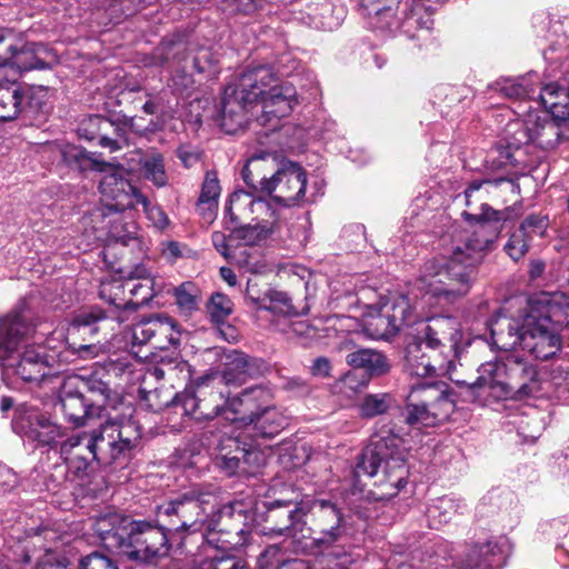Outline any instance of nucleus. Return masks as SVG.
Returning <instances> with one entry per match:
<instances>
[{"mask_svg":"<svg viewBox=\"0 0 569 569\" xmlns=\"http://www.w3.org/2000/svg\"><path fill=\"white\" fill-rule=\"evenodd\" d=\"M297 103V91L288 82L279 83L276 72L268 66L248 68L237 86L224 89L221 126L234 132L256 117L261 126L272 129L288 116Z\"/></svg>","mask_w":569,"mask_h":569,"instance_id":"obj_1","label":"nucleus"},{"mask_svg":"<svg viewBox=\"0 0 569 569\" xmlns=\"http://www.w3.org/2000/svg\"><path fill=\"white\" fill-rule=\"evenodd\" d=\"M520 329L508 323V332L491 330L501 349L520 347L536 359L548 360L561 348L559 330L569 325V293L560 290L539 291L528 298Z\"/></svg>","mask_w":569,"mask_h":569,"instance_id":"obj_2","label":"nucleus"},{"mask_svg":"<svg viewBox=\"0 0 569 569\" xmlns=\"http://www.w3.org/2000/svg\"><path fill=\"white\" fill-rule=\"evenodd\" d=\"M30 317L23 311L0 319V366L6 375L23 381L42 383L59 375L52 356L36 337Z\"/></svg>","mask_w":569,"mask_h":569,"instance_id":"obj_3","label":"nucleus"},{"mask_svg":"<svg viewBox=\"0 0 569 569\" xmlns=\"http://www.w3.org/2000/svg\"><path fill=\"white\" fill-rule=\"evenodd\" d=\"M238 503H223L222 491L214 483H194L173 498L159 505L158 521L167 522L168 530L179 535H193L211 530L221 516L232 517Z\"/></svg>","mask_w":569,"mask_h":569,"instance_id":"obj_4","label":"nucleus"},{"mask_svg":"<svg viewBox=\"0 0 569 569\" xmlns=\"http://www.w3.org/2000/svg\"><path fill=\"white\" fill-rule=\"evenodd\" d=\"M93 530L107 549L140 562H151L167 556L170 533H174L168 530L167 522L133 520L118 513L99 517Z\"/></svg>","mask_w":569,"mask_h":569,"instance_id":"obj_5","label":"nucleus"},{"mask_svg":"<svg viewBox=\"0 0 569 569\" xmlns=\"http://www.w3.org/2000/svg\"><path fill=\"white\" fill-rule=\"evenodd\" d=\"M272 536L297 539L299 535L310 539V547L319 552H328L346 535L343 513L329 500L300 502L284 515L281 525L270 528Z\"/></svg>","mask_w":569,"mask_h":569,"instance_id":"obj_6","label":"nucleus"},{"mask_svg":"<svg viewBox=\"0 0 569 569\" xmlns=\"http://www.w3.org/2000/svg\"><path fill=\"white\" fill-rule=\"evenodd\" d=\"M467 219H475L479 221L477 229L466 240L463 247L457 246L450 258V261L430 260L426 262L421 281L431 280L433 277H439L436 281L441 284L446 280L457 281L461 283L471 280V267L479 262L483 254L490 250L491 246L497 239V230L489 226V221H499L503 219L500 211H496L488 204H481V213L479 216L465 212Z\"/></svg>","mask_w":569,"mask_h":569,"instance_id":"obj_7","label":"nucleus"},{"mask_svg":"<svg viewBox=\"0 0 569 569\" xmlns=\"http://www.w3.org/2000/svg\"><path fill=\"white\" fill-rule=\"evenodd\" d=\"M242 178L252 190L267 193L286 207L299 203L305 197V170L289 160L277 163V157L270 153L252 156L242 170Z\"/></svg>","mask_w":569,"mask_h":569,"instance_id":"obj_8","label":"nucleus"},{"mask_svg":"<svg viewBox=\"0 0 569 569\" xmlns=\"http://www.w3.org/2000/svg\"><path fill=\"white\" fill-rule=\"evenodd\" d=\"M475 386L488 388L497 399H521L540 390L536 366L513 353L482 363Z\"/></svg>","mask_w":569,"mask_h":569,"instance_id":"obj_9","label":"nucleus"},{"mask_svg":"<svg viewBox=\"0 0 569 569\" xmlns=\"http://www.w3.org/2000/svg\"><path fill=\"white\" fill-rule=\"evenodd\" d=\"M382 463V479L379 480V485L395 489L396 493L406 486L408 477L402 438L389 435L372 439L358 458L355 476L373 477Z\"/></svg>","mask_w":569,"mask_h":569,"instance_id":"obj_10","label":"nucleus"},{"mask_svg":"<svg viewBox=\"0 0 569 569\" xmlns=\"http://www.w3.org/2000/svg\"><path fill=\"white\" fill-rule=\"evenodd\" d=\"M455 410L449 387L443 382H418L410 387L406 422L412 427H433L447 420Z\"/></svg>","mask_w":569,"mask_h":569,"instance_id":"obj_11","label":"nucleus"},{"mask_svg":"<svg viewBox=\"0 0 569 569\" xmlns=\"http://www.w3.org/2000/svg\"><path fill=\"white\" fill-rule=\"evenodd\" d=\"M128 417H111L97 429L89 431L93 440L94 460L98 465L109 466L127 457L141 437L140 427L131 418L132 409L127 407Z\"/></svg>","mask_w":569,"mask_h":569,"instance_id":"obj_12","label":"nucleus"},{"mask_svg":"<svg viewBox=\"0 0 569 569\" xmlns=\"http://www.w3.org/2000/svg\"><path fill=\"white\" fill-rule=\"evenodd\" d=\"M462 341L459 322L452 317L439 316L429 319L418 342L437 356L440 366L447 363L456 370L463 349Z\"/></svg>","mask_w":569,"mask_h":569,"instance_id":"obj_13","label":"nucleus"},{"mask_svg":"<svg viewBox=\"0 0 569 569\" xmlns=\"http://www.w3.org/2000/svg\"><path fill=\"white\" fill-rule=\"evenodd\" d=\"M410 315L411 306L406 295L381 297L377 309L366 317L363 330L371 339L387 340L400 331Z\"/></svg>","mask_w":569,"mask_h":569,"instance_id":"obj_14","label":"nucleus"},{"mask_svg":"<svg viewBox=\"0 0 569 569\" xmlns=\"http://www.w3.org/2000/svg\"><path fill=\"white\" fill-rule=\"evenodd\" d=\"M12 428L24 441L38 447H54L66 436V429L48 418L37 407L21 405L16 410Z\"/></svg>","mask_w":569,"mask_h":569,"instance_id":"obj_15","label":"nucleus"},{"mask_svg":"<svg viewBox=\"0 0 569 569\" xmlns=\"http://www.w3.org/2000/svg\"><path fill=\"white\" fill-rule=\"evenodd\" d=\"M96 171L102 174L99 190L110 210L123 211L136 204V196L140 192L130 183L128 170L102 161Z\"/></svg>","mask_w":569,"mask_h":569,"instance_id":"obj_16","label":"nucleus"},{"mask_svg":"<svg viewBox=\"0 0 569 569\" xmlns=\"http://www.w3.org/2000/svg\"><path fill=\"white\" fill-rule=\"evenodd\" d=\"M83 378L70 376L63 379L57 406L63 419L74 427L83 426L89 419L100 416L101 406L83 393Z\"/></svg>","mask_w":569,"mask_h":569,"instance_id":"obj_17","label":"nucleus"},{"mask_svg":"<svg viewBox=\"0 0 569 569\" xmlns=\"http://www.w3.org/2000/svg\"><path fill=\"white\" fill-rule=\"evenodd\" d=\"M223 370L221 373L210 372L199 377L196 380V387L199 392L209 386L239 385L244 382L248 377H254L260 373L263 362L260 359L251 358L238 350H226L221 356Z\"/></svg>","mask_w":569,"mask_h":569,"instance_id":"obj_18","label":"nucleus"},{"mask_svg":"<svg viewBox=\"0 0 569 569\" xmlns=\"http://www.w3.org/2000/svg\"><path fill=\"white\" fill-rule=\"evenodd\" d=\"M218 397L222 401L220 403L221 413L230 412L231 419L241 427L252 422V419L273 401L272 391L263 386L247 388L233 397L224 396L222 391H219ZM226 418L230 419L228 416Z\"/></svg>","mask_w":569,"mask_h":569,"instance_id":"obj_19","label":"nucleus"},{"mask_svg":"<svg viewBox=\"0 0 569 569\" xmlns=\"http://www.w3.org/2000/svg\"><path fill=\"white\" fill-rule=\"evenodd\" d=\"M93 440L89 431L74 433L60 442V456L68 473L74 479L84 481L90 477L94 460Z\"/></svg>","mask_w":569,"mask_h":569,"instance_id":"obj_20","label":"nucleus"},{"mask_svg":"<svg viewBox=\"0 0 569 569\" xmlns=\"http://www.w3.org/2000/svg\"><path fill=\"white\" fill-rule=\"evenodd\" d=\"M46 90L41 87L22 90L14 81L0 83V120L9 121L29 106L31 109H39Z\"/></svg>","mask_w":569,"mask_h":569,"instance_id":"obj_21","label":"nucleus"},{"mask_svg":"<svg viewBox=\"0 0 569 569\" xmlns=\"http://www.w3.org/2000/svg\"><path fill=\"white\" fill-rule=\"evenodd\" d=\"M405 370L411 377L427 378L432 376H448L455 371L450 366H440L437 356L423 351L422 342L412 341L406 348Z\"/></svg>","mask_w":569,"mask_h":569,"instance_id":"obj_22","label":"nucleus"},{"mask_svg":"<svg viewBox=\"0 0 569 569\" xmlns=\"http://www.w3.org/2000/svg\"><path fill=\"white\" fill-rule=\"evenodd\" d=\"M507 540L488 541L468 550L457 569H500L507 558Z\"/></svg>","mask_w":569,"mask_h":569,"instance_id":"obj_23","label":"nucleus"},{"mask_svg":"<svg viewBox=\"0 0 569 569\" xmlns=\"http://www.w3.org/2000/svg\"><path fill=\"white\" fill-rule=\"evenodd\" d=\"M287 426L286 416L273 405V401L268 403V408L262 409L253 419L248 422L243 428L246 433L253 438L256 442L258 439H271Z\"/></svg>","mask_w":569,"mask_h":569,"instance_id":"obj_24","label":"nucleus"},{"mask_svg":"<svg viewBox=\"0 0 569 569\" xmlns=\"http://www.w3.org/2000/svg\"><path fill=\"white\" fill-rule=\"evenodd\" d=\"M170 323L159 318L141 320L132 327V343H151L154 349H164L170 342Z\"/></svg>","mask_w":569,"mask_h":569,"instance_id":"obj_25","label":"nucleus"},{"mask_svg":"<svg viewBox=\"0 0 569 569\" xmlns=\"http://www.w3.org/2000/svg\"><path fill=\"white\" fill-rule=\"evenodd\" d=\"M257 289L258 287H247L246 290V299L257 309H264L284 315L297 313V310L291 305V300L286 292L268 289L263 296H260Z\"/></svg>","mask_w":569,"mask_h":569,"instance_id":"obj_26","label":"nucleus"},{"mask_svg":"<svg viewBox=\"0 0 569 569\" xmlns=\"http://www.w3.org/2000/svg\"><path fill=\"white\" fill-rule=\"evenodd\" d=\"M539 100L545 112L556 119H569V89L548 83L541 89Z\"/></svg>","mask_w":569,"mask_h":569,"instance_id":"obj_27","label":"nucleus"},{"mask_svg":"<svg viewBox=\"0 0 569 569\" xmlns=\"http://www.w3.org/2000/svg\"><path fill=\"white\" fill-rule=\"evenodd\" d=\"M346 361L356 369H363L370 376H383L390 370L388 358L373 349H358L350 352Z\"/></svg>","mask_w":569,"mask_h":569,"instance_id":"obj_28","label":"nucleus"},{"mask_svg":"<svg viewBox=\"0 0 569 569\" xmlns=\"http://www.w3.org/2000/svg\"><path fill=\"white\" fill-rule=\"evenodd\" d=\"M221 187L217 173L208 171L197 201V211L208 221H212L216 217Z\"/></svg>","mask_w":569,"mask_h":569,"instance_id":"obj_29","label":"nucleus"},{"mask_svg":"<svg viewBox=\"0 0 569 569\" xmlns=\"http://www.w3.org/2000/svg\"><path fill=\"white\" fill-rule=\"evenodd\" d=\"M239 438L240 435L227 439L228 443L221 448L217 458L219 467L228 475H233L238 470L240 461L256 448V443L241 442Z\"/></svg>","mask_w":569,"mask_h":569,"instance_id":"obj_30","label":"nucleus"},{"mask_svg":"<svg viewBox=\"0 0 569 569\" xmlns=\"http://www.w3.org/2000/svg\"><path fill=\"white\" fill-rule=\"evenodd\" d=\"M466 503L460 498L440 497L432 501L427 508V517L431 527H438L449 522L455 515L462 513Z\"/></svg>","mask_w":569,"mask_h":569,"instance_id":"obj_31","label":"nucleus"},{"mask_svg":"<svg viewBox=\"0 0 569 569\" xmlns=\"http://www.w3.org/2000/svg\"><path fill=\"white\" fill-rule=\"evenodd\" d=\"M152 288L153 287H148L149 292L141 300L134 299L136 295L138 293L137 287L130 289V297L126 296L124 287H101L99 296L101 299L106 300L109 305L114 306L116 308L136 310L149 302V299L153 295Z\"/></svg>","mask_w":569,"mask_h":569,"instance_id":"obj_32","label":"nucleus"},{"mask_svg":"<svg viewBox=\"0 0 569 569\" xmlns=\"http://www.w3.org/2000/svg\"><path fill=\"white\" fill-rule=\"evenodd\" d=\"M171 406L176 409L181 410V415L183 416H193L196 420L201 419H212L221 413L222 407L220 403L214 405V407L204 412L201 410V406L194 395L193 391L186 389L180 393H174L172 397Z\"/></svg>","mask_w":569,"mask_h":569,"instance_id":"obj_33","label":"nucleus"},{"mask_svg":"<svg viewBox=\"0 0 569 569\" xmlns=\"http://www.w3.org/2000/svg\"><path fill=\"white\" fill-rule=\"evenodd\" d=\"M567 140H569V119H556L550 114H545V131L539 147L552 149Z\"/></svg>","mask_w":569,"mask_h":569,"instance_id":"obj_34","label":"nucleus"},{"mask_svg":"<svg viewBox=\"0 0 569 569\" xmlns=\"http://www.w3.org/2000/svg\"><path fill=\"white\" fill-rule=\"evenodd\" d=\"M522 150L507 148L505 139L495 148L490 150L487 157V162L491 169H503L508 167H517L525 164Z\"/></svg>","mask_w":569,"mask_h":569,"instance_id":"obj_35","label":"nucleus"},{"mask_svg":"<svg viewBox=\"0 0 569 569\" xmlns=\"http://www.w3.org/2000/svg\"><path fill=\"white\" fill-rule=\"evenodd\" d=\"M60 152L67 166L80 171L97 170L102 162L98 160L93 153L73 144L63 146Z\"/></svg>","mask_w":569,"mask_h":569,"instance_id":"obj_36","label":"nucleus"},{"mask_svg":"<svg viewBox=\"0 0 569 569\" xmlns=\"http://www.w3.org/2000/svg\"><path fill=\"white\" fill-rule=\"evenodd\" d=\"M234 242L236 238L233 232L228 238L221 232L212 233V243L221 254L230 260H233L238 264L248 267L250 270H253V266L250 263V261L242 259V256H248L247 249L237 247Z\"/></svg>","mask_w":569,"mask_h":569,"instance_id":"obj_37","label":"nucleus"},{"mask_svg":"<svg viewBox=\"0 0 569 569\" xmlns=\"http://www.w3.org/2000/svg\"><path fill=\"white\" fill-rule=\"evenodd\" d=\"M7 50L10 52L7 68L17 73L40 67L32 44H26L19 50L14 46L8 44Z\"/></svg>","mask_w":569,"mask_h":569,"instance_id":"obj_38","label":"nucleus"},{"mask_svg":"<svg viewBox=\"0 0 569 569\" xmlns=\"http://www.w3.org/2000/svg\"><path fill=\"white\" fill-rule=\"evenodd\" d=\"M248 222L258 224L262 233H272L277 223V212L266 200L254 198Z\"/></svg>","mask_w":569,"mask_h":569,"instance_id":"obj_39","label":"nucleus"},{"mask_svg":"<svg viewBox=\"0 0 569 569\" xmlns=\"http://www.w3.org/2000/svg\"><path fill=\"white\" fill-rule=\"evenodd\" d=\"M143 177L157 187H163L168 182L163 157L159 152L146 154L140 160Z\"/></svg>","mask_w":569,"mask_h":569,"instance_id":"obj_40","label":"nucleus"},{"mask_svg":"<svg viewBox=\"0 0 569 569\" xmlns=\"http://www.w3.org/2000/svg\"><path fill=\"white\" fill-rule=\"evenodd\" d=\"M253 196L247 191L239 190L230 196L227 211L234 222H248L251 217Z\"/></svg>","mask_w":569,"mask_h":569,"instance_id":"obj_41","label":"nucleus"},{"mask_svg":"<svg viewBox=\"0 0 569 569\" xmlns=\"http://www.w3.org/2000/svg\"><path fill=\"white\" fill-rule=\"evenodd\" d=\"M530 122H527L526 118L509 122L503 138L507 142V148L522 150V147L531 143L532 136L530 134Z\"/></svg>","mask_w":569,"mask_h":569,"instance_id":"obj_42","label":"nucleus"},{"mask_svg":"<svg viewBox=\"0 0 569 569\" xmlns=\"http://www.w3.org/2000/svg\"><path fill=\"white\" fill-rule=\"evenodd\" d=\"M106 319L101 310L94 309L80 312L71 323V330L79 335L94 336L100 331V322Z\"/></svg>","mask_w":569,"mask_h":569,"instance_id":"obj_43","label":"nucleus"},{"mask_svg":"<svg viewBox=\"0 0 569 569\" xmlns=\"http://www.w3.org/2000/svg\"><path fill=\"white\" fill-rule=\"evenodd\" d=\"M392 403L393 398L388 393L366 395L359 403V411L362 417L372 418L387 412Z\"/></svg>","mask_w":569,"mask_h":569,"instance_id":"obj_44","label":"nucleus"},{"mask_svg":"<svg viewBox=\"0 0 569 569\" xmlns=\"http://www.w3.org/2000/svg\"><path fill=\"white\" fill-rule=\"evenodd\" d=\"M232 311L233 302L228 296L221 292H216L211 296L208 303V312L211 321L217 326H224Z\"/></svg>","mask_w":569,"mask_h":569,"instance_id":"obj_45","label":"nucleus"},{"mask_svg":"<svg viewBox=\"0 0 569 569\" xmlns=\"http://www.w3.org/2000/svg\"><path fill=\"white\" fill-rule=\"evenodd\" d=\"M236 241H242V243L237 244V247L246 248L248 256H242V259L251 258V249L249 246L257 243L258 241L264 239L269 233L260 232V228L258 224L252 222H244V224L233 231Z\"/></svg>","mask_w":569,"mask_h":569,"instance_id":"obj_46","label":"nucleus"},{"mask_svg":"<svg viewBox=\"0 0 569 569\" xmlns=\"http://www.w3.org/2000/svg\"><path fill=\"white\" fill-rule=\"evenodd\" d=\"M498 90L509 99H519L531 97L535 90L529 86L528 80L521 79H506L497 83Z\"/></svg>","mask_w":569,"mask_h":569,"instance_id":"obj_47","label":"nucleus"},{"mask_svg":"<svg viewBox=\"0 0 569 569\" xmlns=\"http://www.w3.org/2000/svg\"><path fill=\"white\" fill-rule=\"evenodd\" d=\"M112 123L101 116H90L84 119L79 128L78 133L81 138L93 141L101 132H107Z\"/></svg>","mask_w":569,"mask_h":569,"instance_id":"obj_48","label":"nucleus"},{"mask_svg":"<svg viewBox=\"0 0 569 569\" xmlns=\"http://www.w3.org/2000/svg\"><path fill=\"white\" fill-rule=\"evenodd\" d=\"M529 236L523 231V229L518 228L513 231L505 244V251L507 254L515 261L521 259L529 249Z\"/></svg>","mask_w":569,"mask_h":569,"instance_id":"obj_49","label":"nucleus"},{"mask_svg":"<svg viewBox=\"0 0 569 569\" xmlns=\"http://www.w3.org/2000/svg\"><path fill=\"white\" fill-rule=\"evenodd\" d=\"M173 296L179 311L189 316L199 308L200 295L188 290L186 287H174Z\"/></svg>","mask_w":569,"mask_h":569,"instance_id":"obj_50","label":"nucleus"},{"mask_svg":"<svg viewBox=\"0 0 569 569\" xmlns=\"http://www.w3.org/2000/svg\"><path fill=\"white\" fill-rule=\"evenodd\" d=\"M142 399H144L152 411H160L172 403L173 391L170 389H159L147 391L140 389Z\"/></svg>","mask_w":569,"mask_h":569,"instance_id":"obj_51","label":"nucleus"},{"mask_svg":"<svg viewBox=\"0 0 569 569\" xmlns=\"http://www.w3.org/2000/svg\"><path fill=\"white\" fill-rule=\"evenodd\" d=\"M278 277L280 281H287L292 284L305 282L308 284L312 280V273L309 269L300 264H286L279 268Z\"/></svg>","mask_w":569,"mask_h":569,"instance_id":"obj_52","label":"nucleus"},{"mask_svg":"<svg viewBox=\"0 0 569 569\" xmlns=\"http://www.w3.org/2000/svg\"><path fill=\"white\" fill-rule=\"evenodd\" d=\"M137 203L142 204L148 219L154 224V227L163 229L168 226L169 220L163 210L158 206L151 204L142 193L136 196V204Z\"/></svg>","mask_w":569,"mask_h":569,"instance_id":"obj_53","label":"nucleus"},{"mask_svg":"<svg viewBox=\"0 0 569 569\" xmlns=\"http://www.w3.org/2000/svg\"><path fill=\"white\" fill-rule=\"evenodd\" d=\"M83 383H84L83 392L89 391L92 395L101 398V403H98V401L94 400L96 405H100L102 408L104 406L112 403L113 400H112V396H111V389L108 386V383H106L102 380H98V379H90V380L83 379Z\"/></svg>","mask_w":569,"mask_h":569,"instance_id":"obj_54","label":"nucleus"},{"mask_svg":"<svg viewBox=\"0 0 569 569\" xmlns=\"http://www.w3.org/2000/svg\"><path fill=\"white\" fill-rule=\"evenodd\" d=\"M515 425H517L519 437H521L525 442H533L541 435V423L537 418H522L518 422H515Z\"/></svg>","mask_w":569,"mask_h":569,"instance_id":"obj_55","label":"nucleus"},{"mask_svg":"<svg viewBox=\"0 0 569 569\" xmlns=\"http://www.w3.org/2000/svg\"><path fill=\"white\" fill-rule=\"evenodd\" d=\"M79 569H118V566L108 556L92 552L81 559Z\"/></svg>","mask_w":569,"mask_h":569,"instance_id":"obj_56","label":"nucleus"},{"mask_svg":"<svg viewBox=\"0 0 569 569\" xmlns=\"http://www.w3.org/2000/svg\"><path fill=\"white\" fill-rule=\"evenodd\" d=\"M545 114L543 111H529L525 118L527 122H530V134L532 136L531 143L539 147V141L543 137L545 131Z\"/></svg>","mask_w":569,"mask_h":569,"instance_id":"obj_57","label":"nucleus"},{"mask_svg":"<svg viewBox=\"0 0 569 569\" xmlns=\"http://www.w3.org/2000/svg\"><path fill=\"white\" fill-rule=\"evenodd\" d=\"M548 227L547 217L542 216H530L521 224L520 229L529 236L531 239L533 236L542 237Z\"/></svg>","mask_w":569,"mask_h":569,"instance_id":"obj_58","label":"nucleus"},{"mask_svg":"<svg viewBox=\"0 0 569 569\" xmlns=\"http://www.w3.org/2000/svg\"><path fill=\"white\" fill-rule=\"evenodd\" d=\"M18 485V475L11 468L0 466V495L12 491Z\"/></svg>","mask_w":569,"mask_h":569,"instance_id":"obj_59","label":"nucleus"},{"mask_svg":"<svg viewBox=\"0 0 569 569\" xmlns=\"http://www.w3.org/2000/svg\"><path fill=\"white\" fill-rule=\"evenodd\" d=\"M67 472H68L67 466L66 467L56 466L53 468V472H51L47 477V481H46L47 489L52 492H58L59 489L64 485V482L67 480Z\"/></svg>","mask_w":569,"mask_h":569,"instance_id":"obj_60","label":"nucleus"},{"mask_svg":"<svg viewBox=\"0 0 569 569\" xmlns=\"http://www.w3.org/2000/svg\"><path fill=\"white\" fill-rule=\"evenodd\" d=\"M212 569H249L248 565L240 559L231 556L214 558Z\"/></svg>","mask_w":569,"mask_h":569,"instance_id":"obj_61","label":"nucleus"},{"mask_svg":"<svg viewBox=\"0 0 569 569\" xmlns=\"http://www.w3.org/2000/svg\"><path fill=\"white\" fill-rule=\"evenodd\" d=\"M178 157L184 167L190 168L198 162L200 152L197 148L190 146H181L178 149Z\"/></svg>","mask_w":569,"mask_h":569,"instance_id":"obj_62","label":"nucleus"},{"mask_svg":"<svg viewBox=\"0 0 569 569\" xmlns=\"http://www.w3.org/2000/svg\"><path fill=\"white\" fill-rule=\"evenodd\" d=\"M330 370H331L330 361L325 357L315 359V361L310 368V371L313 376L322 377V378L328 377L330 375Z\"/></svg>","mask_w":569,"mask_h":569,"instance_id":"obj_63","label":"nucleus"},{"mask_svg":"<svg viewBox=\"0 0 569 569\" xmlns=\"http://www.w3.org/2000/svg\"><path fill=\"white\" fill-rule=\"evenodd\" d=\"M180 254V247L177 242H168L162 249V256L168 261L176 260Z\"/></svg>","mask_w":569,"mask_h":569,"instance_id":"obj_64","label":"nucleus"}]
</instances>
